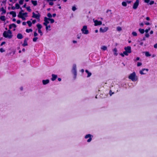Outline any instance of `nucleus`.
<instances>
[{"label":"nucleus","mask_w":157,"mask_h":157,"mask_svg":"<svg viewBox=\"0 0 157 157\" xmlns=\"http://www.w3.org/2000/svg\"><path fill=\"white\" fill-rule=\"evenodd\" d=\"M128 78L133 82L137 80V78L136 76V73L135 72L130 74L128 77Z\"/></svg>","instance_id":"nucleus-1"},{"label":"nucleus","mask_w":157,"mask_h":157,"mask_svg":"<svg viewBox=\"0 0 157 157\" xmlns=\"http://www.w3.org/2000/svg\"><path fill=\"white\" fill-rule=\"evenodd\" d=\"M87 27L86 25H84L82 27V29H81V31L82 33L84 34H88L89 32V31L87 29Z\"/></svg>","instance_id":"nucleus-2"},{"label":"nucleus","mask_w":157,"mask_h":157,"mask_svg":"<svg viewBox=\"0 0 157 157\" xmlns=\"http://www.w3.org/2000/svg\"><path fill=\"white\" fill-rule=\"evenodd\" d=\"M3 35V36L5 37L8 38L10 39L13 36L12 35H10V34L8 33L6 31L4 32Z\"/></svg>","instance_id":"nucleus-3"},{"label":"nucleus","mask_w":157,"mask_h":157,"mask_svg":"<svg viewBox=\"0 0 157 157\" xmlns=\"http://www.w3.org/2000/svg\"><path fill=\"white\" fill-rule=\"evenodd\" d=\"M148 71V69L143 68L140 71V73L141 75L145 74Z\"/></svg>","instance_id":"nucleus-4"},{"label":"nucleus","mask_w":157,"mask_h":157,"mask_svg":"<svg viewBox=\"0 0 157 157\" xmlns=\"http://www.w3.org/2000/svg\"><path fill=\"white\" fill-rule=\"evenodd\" d=\"M139 0H136V2L134 3L133 6V8L134 9H136L139 4Z\"/></svg>","instance_id":"nucleus-5"},{"label":"nucleus","mask_w":157,"mask_h":157,"mask_svg":"<svg viewBox=\"0 0 157 157\" xmlns=\"http://www.w3.org/2000/svg\"><path fill=\"white\" fill-rule=\"evenodd\" d=\"M91 136H93L90 134H87L85 136V139H87L88 138H89L87 140V142H90L92 140V138L91 137Z\"/></svg>","instance_id":"nucleus-6"},{"label":"nucleus","mask_w":157,"mask_h":157,"mask_svg":"<svg viewBox=\"0 0 157 157\" xmlns=\"http://www.w3.org/2000/svg\"><path fill=\"white\" fill-rule=\"evenodd\" d=\"M72 72L73 74H77L76 65L75 64H74L73 65Z\"/></svg>","instance_id":"nucleus-7"},{"label":"nucleus","mask_w":157,"mask_h":157,"mask_svg":"<svg viewBox=\"0 0 157 157\" xmlns=\"http://www.w3.org/2000/svg\"><path fill=\"white\" fill-rule=\"evenodd\" d=\"M40 17V15L38 13V14H36L34 12L33 13V16L32 17L33 18H36L37 19H39Z\"/></svg>","instance_id":"nucleus-8"},{"label":"nucleus","mask_w":157,"mask_h":157,"mask_svg":"<svg viewBox=\"0 0 157 157\" xmlns=\"http://www.w3.org/2000/svg\"><path fill=\"white\" fill-rule=\"evenodd\" d=\"M94 22V25L95 26H97L98 25H100L102 24V22L101 21H98L97 20H93Z\"/></svg>","instance_id":"nucleus-9"},{"label":"nucleus","mask_w":157,"mask_h":157,"mask_svg":"<svg viewBox=\"0 0 157 157\" xmlns=\"http://www.w3.org/2000/svg\"><path fill=\"white\" fill-rule=\"evenodd\" d=\"M125 51L128 52L129 53H130L131 52V47L129 46H128L127 47H125L124 48Z\"/></svg>","instance_id":"nucleus-10"},{"label":"nucleus","mask_w":157,"mask_h":157,"mask_svg":"<svg viewBox=\"0 0 157 157\" xmlns=\"http://www.w3.org/2000/svg\"><path fill=\"white\" fill-rule=\"evenodd\" d=\"M44 22L43 23V24L44 25H48V24L49 23V22L48 21H49V18L46 17H44Z\"/></svg>","instance_id":"nucleus-11"},{"label":"nucleus","mask_w":157,"mask_h":157,"mask_svg":"<svg viewBox=\"0 0 157 157\" xmlns=\"http://www.w3.org/2000/svg\"><path fill=\"white\" fill-rule=\"evenodd\" d=\"M108 28L107 27L104 28L103 29L102 28L100 29V32L101 33H104L106 32L108 30Z\"/></svg>","instance_id":"nucleus-12"},{"label":"nucleus","mask_w":157,"mask_h":157,"mask_svg":"<svg viewBox=\"0 0 157 157\" xmlns=\"http://www.w3.org/2000/svg\"><path fill=\"white\" fill-rule=\"evenodd\" d=\"M28 40H29L28 38H27V37L25 38V39L24 41V43L22 44V45L23 46H25L28 45L27 41Z\"/></svg>","instance_id":"nucleus-13"},{"label":"nucleus","mask_w":157,"mask_h":157,"mask_svg":"<svg viewBox=\"0 0 157 157\" xmlns=\"http://www.w3.org/2000/svg\"><path fill=\"white\" fill-rule=\"evenodd\" d=\"M144 2L147 4H149L150 5H152L154 3L153 1H151L150 2V0H144Z\"/></svg>","instance_id":"nucleus-14"},{"label":"nucleus","mask_w":157,"mask_h":157,"mask_svg":"<svg viewBox=\"0 0 157 157\" xmlns=\"http://www.w3.org/2000/svg\"><path fill=\"white\" fill-rule=\"evenodd\" d=\"M52 78L51 79L52 81H54L56 80L57 77V75L54 74H52Z\"/></svg>","instance_id":"nucleus-15"},{"label":"nucleus","mask_w":157,"mask_h":157,"mask_svg":"<svg viewBox=\"0 0 157 157\" xmlns=\"http://www.w3.org/2000/svg\"><path fill=\"white\" fill-rule=\"evenodd\" d=\"M42 81L43 84L44 85H45L48 83L49 82V80L48 79H46V80H43Z\"/></svg>","instance_id":"nucleus-16"},{"label":"nucleus","mask_w":157,"mask_h":157,"mask_svg":"<svg viewBox=\"0 0 157 157\" xmlns=\"http://www.w3.org/2000/svg\"><path fill=\"white\" fill-rule=\"evenodd\" d=\"M113 52L114 55L115 56H117L118 55L117 50L116 48H115L113 49Z\"/></svg>","instance_id":"nucleus-17"},{"label":"nucleus","mask_w":157,"mask_h":157,"mask_svg":"<svg viewBox=\"0 0 157 157\" xmlns=\"http://www.w3.org/2000/svg\"><path fill=\"white\" fill-rule=\"evenodd\" d=\"M17 38L19 39H21L23 38V36L21 33H18L17 35Z\"/></svg>","instance_id":"nucleus-18"},{"label":"nucleus","mask_w":157,"mask_h":157,"mask_svg":"<svg viewBox=\"0 0 157 157\" xmlns=\"http://www.w3.org/2000/svg\"><path fill=\"white\" fill-rule=\"evenodd\" d=\"M10 14H11L12 15V16L13 17H15L16 16V13L14 11H11L10 12Z\"/></svg>","instance_id":"nucleus-19"},{"label":"nucleus","mask_w":157,"mask_h":157,"mask_svg":"<svg viewBox=\"0 0 157 157\" xmlns=\"http://www.w3.org/2000/svg\"><path fill=\"white\" fill-rule=\"evenodd\" d=\"M85 72L87 74V77H89L91 76L92 75L91 73V72H89L88 70H85Z\"/></svg>","instance_id":"nucleus-20"},{"label":"nucleus","mask_w":157,"mask_h":157,"mask_svg":"<svg viewBox=\"0 0 157 157\" xmlns=\"http://www.w3.org/2000/svg\"><path fill=\"white\" fill-rule=\"evenodd\" d=\"M1 10L2 11V12L1 13V14L2 15L3 14L5 13H6V10L4 9L3 7H2L1 8Z\"/></svg>","instance_id":"nucleus-21"},{"label":"nucleus","mask_w":157,"mask_h":157,"mask_svg":"<svg viewBox=\"0 0 157 157\" xmlns=\"http://www.w3.org/2000/svg\"><path fill=\"white\" fill-rule=\"evenodd\" d=\"M33 5L34 6H36L37 5V2L36 1L32 0L31 1Z\"/></svg>","instance_id":"nucleus-22"},{"label":"nucleus","mask_w":157,"mask_h":157,"mask_svg":"<svg viewBox=\"0 0 157 157\" xmlns=\"http://www.w3.org/2000/svg\"><path fill=\"white\" fill-rule=\"evenodd\" d=\"M36 26L38 30L42 28V26L41 25L39 24H38L36 25Z\"/></svg>","instance_id":"nucleus-23"},{"label":"nucleus","mask_w":157,"mask_h":157,"mask_svg":"<svg viewBox=\"0 0 157 157\" xmlns=\"http://www.w3.org/2000/svg\"><path fill=\"white\" fill-rule=\"evenodd\" d=\"M0 19L2 21H5L6 20L5 17L4 16H1L0 17Z\"/></svg>","instance_id":"nucleus-24"},{"label":"nucleus","mask_w":157,"mask_h":157,"mask_svg":"<svg viewBox=\"0 0 157 157\" xmlns=\"http://www.w3.org/2000/svg\"><path fill=\"white\" fill-rule=\"evenodd\" d=\"M139 32L141 34H143L144 32V29H139Z\"/></svg>","instance_id":"nucleus-25"},{"label":"nucleus","mask_w":157,"mask_h":157,"mask_svg":"<svg viewBox=\"0 0 157 157\" xmlns=\"http://www.w3.org/2000/svg\"><path fill=\"white\" fill-rule=\"evenodd\" d=\"M26 23L28 24L29 27H31L32 25V23L30 21H27Z\"/></svg>","instance_id":"nucleus-26"},{"label":"nucleus","mask_w":157,"mask_h":157,"mask_svg":"<svg viewBox=\"0 0 157 157\" xmlns=\"http://www.w3.org/2000/svg\"><path fill=\"white\" fill-rule=\"evenodd\" d=\"M33 30L31 29H27L26 30V32L27 33H29L30 32H32Z\"/></svg>","instance_id":"nucleus-27"},{"label":"nucleus","mask_w":157,"mask_h":157,"mask_svg":"<svg viewBox=\"0 0 157 157\" xmlns=\"http://www.w3.org/2000/svg\"><path fill=\"white\" fill-rule=\"evenodd\" d=\"M145 55L147 57L150 56H151V54L148 52H145Z\"/></svg>","instance_id":"nucleus-28"},{"label":"nucleus","mask_w":157,"mask_h":157,"mask_svg":"<svg viewBox=\"0 0 157 157\" xmlns=\"http://www.w3.org/2000/svg\"><path fill=\"white\" fill-rule=\"evenodd\" d=\"M15 5L16 8L17 9H19V8H20V6L18 3H16L15 4Z\"/></svg>","instance_id":"nucleus-29"},{"label":"nucleus","mask_w":157,"mask_h":157,"mask_svg":"<svg viewBox=\"0 0 157 157\" xmlns=\"http://www.w3.org/2000/svg\"><path fill=\"white\" fill-rule=\"evenodd\" d=\"M122 5L124 6H126L127 5V3L125 2H123L122 3Z\"/></svg>","instance_id":"nucleus-30"},{"label":"nucleus","mask_w":157,"mask_h":157,"mask_svg":"<svg viewBox=\"0 0 157 157\" xmlns=\"http://www.w3.org/2000/svg\"><path fill=\"white\" fill-rule=\"evenodd\" d=\"M117 30L118 31H120L122 30V28L120 26H118L117 28Z\"/></svg>","instance_id":"nucleus-31"},{"label":"nucleus","mask_w":157,"mask_h":157,"mask_svg":"<svg viewBox=\"0 0 157 157\" xmlns=\"http://www.w3.org/2000/svg\"><path fill=\"white\" fill-rule=\"evenodd\" d=\"M49 20L50 21V23H53L55 21L52 18H49Z\"/></svg>","instance_id":"nucleus-32"},{"label":"nucleus","mask_w":157,"mask_h":157,"mask_svg":"<svg viewBox=\"0 0 157 157\" xmlns=\"http://www.w3.org/2000/svg\"><path fill=\"white\" fill-rule=\"evenodd\" d=\"M107 48L105 46H103L101 47V49L103 51L105 50Z\"/></svg>","instance_id":"nucleus-33"},{"label":"nucleus","mask_w":157,"mask_h":157,"mask_svg":"<svg viewBox=\"0 0 157 157\" xmlns=\"http://www.w3.org/2000/svg\"><path fill=\"white\" fill-rule=\"evenodd\" d=\"M132 34L134 36H137V33H136L135 32H133L132 33Z\"/></svg>","instance_id":"nucleus-34"},{"label":"nucleus","mask_w":157,"mask_h":157,"mask_svg":"<svg viewBox=\"0 0 157 157\" xmlns=\"http://www.w3.org/2000/svg\"><path fill=\"white\" fill-rule=\"evenodd\" d=\"M47 16L48 17H49V18H51L52 17V15L50 13H48L47 14Z\"/></svg>","instance_id":"nucleus-35"},{"label":"nucleus","mask_w":157,"mask_h":157,"mask_svg":"<svg viewBox=\"0 0 157 157\" xmlns=\"http://www.w3.org/2000/svg\"><path fill=\"white\" fill-rule=\"evenodd\" d=\"M38 39L37 37H35L33 38V40L34 42L36 41L37 39Z\"/></svg>","instance_id":"nucleus-36"},{"label":"nucleus","mask_w":157,"mask_h":157,"mask_svg":"<svg viewBox=\"0 0 157 157\" xmlns=\"http://www.w3.org/2000/svg\"><path fill=\"white\" fill-rule=\"evenodd\" d=\"M26 9H27V10L29 12H30L31 11V9H30V6H29V7H27L26 8Z\"/></svg>","instance_id":"nucleus-37"},{"label":"nucleus","mask_w":157,"mask_h":157,"mask_svg":"<svg viewBox=\"0 0 157 157\" xmlns=\"http://www.w3.org/2000/svg\"><path fill=\"white\" fill-rule=\"evenodd\" d=\"M22 16H24L25 17H28V15H27V13H23V14H22Z\"/></svg>","instance_id":"nucleus-38"},{"label":"nucleus","mask_w":157,"mask_h":157,"mask_svg":"<svg viewBox=\"0 0 157 157\" xmlns=\"http://www.w3.org/2000/svg\"><path fill=\"white\" fill-rule=\"evenodd\" d=\"M76 9H77V8H76V7H75V6H73L72 8V10L74 11L76 10Z\"/></svg>","instance_id":"nucleus-39"},{"label":"nucleus","mask_w":157,"mask_h":157,"mask_svg":"<svg viewBox=\"0 0 157 157\" xmlns=\"http://www.w3.org/2000/svg\"><path fill=\"white\" fill-rule=\"evenodd\" d=\"M123 53L124 55H125V56H128V53H129L128 52H126V51H124Z\"/></svg>","instance_id":"nucleus-40"},{"label":"nucleus","mask_w":157,"mask_h":157,"mask_svg":"<svg viewBox=\"0 0 157 157\" xmlns=\"http://www.w3.org/2000/svg\"><path fill=\"white\" fill-rule=\"evenodd\" d=\"M114 94V93L112 92L111 90H110L109 92V94L110 96H112V95Z\"/></svg>","instance_id":"nucleus-41"},{"label":"nucleus","mask_w":157,"mask_h":157,"mask_svg":"<svg viewBox=\"0 0 157 157\" xmlns=\"http://www.w3.org/2000/svg\"><path fill=\"white\" fill-rule=\"evenodd\" d=\"M11 25L12 27H13L14 28H16L17 27L16 25L14 23L11 24Z\"/></svg>","instance_id":"nucleus-42"},{"label":"nucleus","mask_w":157,"mask_h":157,"mask_svg":"<svg viewBox=\"0 0 157 157\" xmlns=\"http://www.w3.org/2000/svg\"><path fill=\"white\" fill-rule=\"evenodd\" d=\"M38 32L40 34V35L42 36L43 35V33L40 29L38 30Z\"/></svg>","instance_id":"nucleus-43"},{"label":"nucleus","mask_w":157,"mask_h":157,"mask_svg":"<svg viewBox=\"0 0 157 157\" xmlns=\"http://www.w3.org/2000/svg\"><path fill=\"white\" fill-rule=\"evenodd\" d=\"M142 64V63H141V62H138L137 63V66L138 67H139L140 66H141Z\"/></svg>","instance_id":"nucleus-44"},{"label":"nucleus","mask_w":157,"mask_h":157,"mask_svg":"<svg viewBox=\"0 0 157 157\" xmlns=\"http://www.w3.org/2000/svg\"><path fill=\"white\" fill-rule=\"evenodd\" d=\"M45 26H46V30H48V28H50L51 27V26L50 25L48 26V25H46Z\"/></svg>","instance_id":"nucleus-45"},{"label":"nucleus","mask_w":157,"mask_h":157,"mask_svg":"<svg viewBox=\"0 0 157 157\" xmlns=\"http://www.w3.org/2000/svg\"><path fill=\"white\" fill-rule=\"evenodd\" d=\"M23 2H24V1H22V0H20L19 1V3L20 4L22 5L23 4Z\"/></svg>","instance_id":"nucleus-46"},{"label":"nucleus","mask_w":157,"mask_h":157,"mask_svg":"<svg viewBox=\"0 0 157 157\" xmlns=\"http://www.w3.org/2000/svg\"><path fill=\"white\" fill-rule=\"evenodd\" d=\"M7 32L10 35H12L11 31L10 30H8Z\"/></svg>","instance_id":"nucleus-47"},{"label":"nucleus","mask_w":157,"mask_h":157,"mask_svg":"<svg viewBox=\"0 0 157 157\" xmlns=\"http://www.w3.org/2000/svg\"><path fill=\"white\" fill-rule=\"evenodd\" d=\"M0 51L2 53L4 52L5 50L3 48H1L0 49Z\"/></svg>","instance_id":"nucleus-48"},{"label":"nucleus","mask_w":157,"mask_h":157,"mask_svg":"<svg viewBox=\"0 0 157 157\" xmlns=\"http://www.w3.org/2000/svg\"><path fill=\"white\" fill-rule=\"evenodd\" d=\"M150 29V28H149L148 29H146L145 30V32L146 33H147L149 30Z\"/></svg>","instance_id":"nucleus-49"},{"label":"nucleus","mask_w":157,"mask_h":157,"mask_svg":"<svg viewBox=\"0 0 157 157\" xmlns=\"http://www.w3.org/2000/svg\"><path fill=\"white\" fill-rule=\"evenodd\" d=\"M38 35V34L36 32H34V36L35 37H36Z\"/></svg>","instance_id":"nucleus-50"},{"label":"nucleus","mask_w":157,"mask_h":157,"mask_svg":"<svg viewBox=\"0 0 157 157\" xmlns=\"http://www.w3.org/2000/svg\"><path fill=\"white\" fill-rule=\"evenodd\" d=\"M144 24L147 25H150V23L149 22H147V21H145L144 22Z\"/></svg>","instance_id":"nucleus-51"},{"label":"nucleus","mask_w":157,"mask_h":157,"mask_svg":"<svg viewBox=\"0 0 157 157\" xmlns=\"http://www.w3.org/2000/svg\"><path fill=\"white\" fill-rule=\"evenodd\" d=\"M74 79H75L76 78L77 74H74Z\"/></svg>","instance_id":"nucleus-52"},{"label":"nucleus","mask_w":157,"mask_h":157,"mask_svg":"<svg viewBox=\"0 0 157 157\" xmlns=\"http://www.w3.org/2000/svg\"><path fill=\"white\" fill-rule=\"evenodd\" d=\"M145 36L146 37H148L149 36V35L148 33H147L145 34Z\"/></svg>","instance_id":"nucleus-53"},{"label":"nucleus","mask_w":157,"mask_h":157,"mask_svg":"<svg viewBox=\"0 0 157 157\" xmlns=\"http://www.w3.org/2000/svg\"><path fill=\"white\" fill-rule=\"evenodd\" d=\"M140 60V58L139 57H137L136 59L134 60V61H137L139 60Z\"/></svg>","instance_id":"nucleus-54"},{"label":"nucleus","mask_w":157,"mask_h":157,"mask_svg":"<svg viewBox=\"0 0 157 157\" xmlns=\"http://www.w3.org/2000/svg\"><path fill=\"white\" fill-rule=\"evenodd\" d=\"M154 47L155 48H157V43H156L154 44Z\"/></svg>","instance_id":"nucleus-55"},{"label":"nucleus","mask_w":157,"mask_h":157,"mask_svg":"<svg viewBox=\"0 0 157 157\" xmlns=\"http://www.w3.org/2000/svg\"><path fill=\"white\" fill-rule=\"evenodd\" d=\"M5 43H6V42H3L1 44L0 46H2V45L5 44Z\"/></svg>","instance_id":"nucleus-56"},{"label":"nucleus","mask_w":157,"mask_h":157,"mask_svg":"<svg viewBox=\"0 0 157 157\" xmlns=\"http://www.w3.org/2000/svg\"><path fill=\"white\" fill-rule=\"evenodd\" d=\"M49 5L51 6H52L53 5V3L52 2H50L49 3Z\"/></svg>","instance_id":"nucleus-57"},{"label":"nucleus","mask_w":157,"mask_h":157,"mask_svg":"<svg viewBox=\"0 0 157 157\" xmlns=\"http://www.w3.org/2000/svg\"><path fill=\"white\" fill-rule=\"evenodd\" d=\"M144 24L143 23H141L140 24V26H141L142 27H143Z\"/></svg>","instance_id":"nucleus-58"},{"label":"nucleus","mask_w":157,"mask_h":157,"mask_svg":"<svg viewBox=\"0 0 157 157\" xmlns=\"http://www.w3.org/2000/svg\"><path fill=\"white\" fill-rule=\"evenodd\" d=\"M36 22V20H34L32 21V23L33 24H35Z\"/></svg>","instance_id":"nucleus-59"},{"label":"nucleus","mask_w":157,"mask_h":157,"mask_svg":"<svg viewBox=\"0 0 157 157\" xmlns=\"http://www.w3.org/2000/svg\"><path fill=\"white\" fill-rule=\"evenodd\" d=\"M126 2L127 3H128V4H129V3H131V1L127 0L126 1Z\"/></svg>","instance_id":"nucleus-60"},{"label":"nucleus","mask_w":157,"mask_h":157,"mask_svg":"<svg viewBox=\"0 0 157 157\" xmlns=\"http://www.w3.org/2000/svg\"><path fill=\"white\" fill-rule=\"evenodd\" d=\"M17 23L18 24H19L21 23V21L20 20H18L17 21Z\"/></svg>","instance_id":"nucleus-61"},{"label":"nucleus","mask_w":157,"mask_h":157,"mask_svg":"<svg viewBox=\"0 0 157 157\" xmlns=\"http://www.w3.org/2000/svg\"><path fill=\"white\" fill-rule=\"evenodd\" d=\"M21 18H22L23 20H25V17H24L23 16H22L21 17Z\"/></svg>","instance_id":"nucleus-62"},{"label":"nucleus","mask_w":157,"mask_h":157,"mask_svg":"<svg viewBox=\"0 0 157 157\" xmlns=\"http://www.w3.org/2000/svg\"><path fill=\"white\" fill-rule=\"evenodd\" d=\"M146 20L147 21H149L150 19V18L148 17H147L146 18Z\"/></svg>","instance_id":"nucleus-63"},{"label":"nucleus","mask_w":157,"mask_h":157,"mask_svg":"<svg viewBox=\"0 0 157 157\" xmlns=\"http://www.w3.org/2000/svg\"><path fill=\"white\" fill-rule=\"evenodd\" d=\"M56 13H54L52 15V16L53 17H55V16H56Z\"/></svg>","instance_id":"nucleus-64"}]
</instances>
